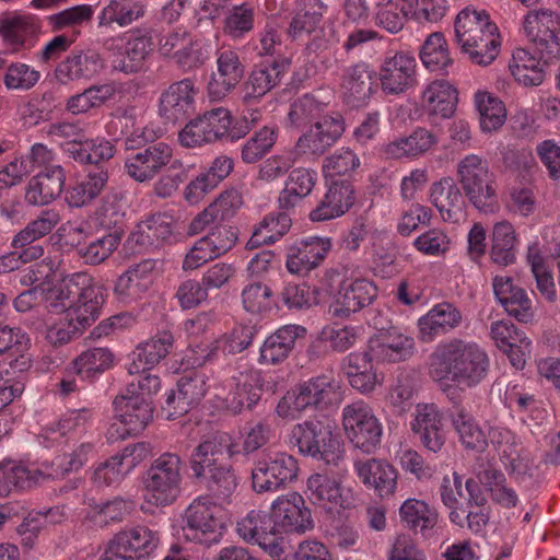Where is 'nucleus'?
Segmentation results:
<instances>
[{
	"label": "nucleus",
	"mask_w": 560,
	"mask_h": 560,
	"mask_svg": "<svg viewBox=\"0 0 560 560\" xmlns=\"http://www.w3.org/2000/svg\"><path fill=\"white\" fill-rule=\"evenodd\" d=\"M104 303L103 290L85 272L73 273L59 284L55 302L56 312L65 313L62 319L47 330L46 338L54 346H62L78 338L96 320Z\"/></svg>",
	"instance_id": "obj_1"
},
{
	"label": "nucleus",
	"mask_w": 560,
	"mask_h": 560,
	"mask_svg": "<svg viewBox=\"0 0 560 560\" xmlns=\"http://www.w3.org/2000/svg\"><path fill=\"white\" fill-rule=\"evenodd\" d=\"M523 28L539 58L517 48L510 70L518 83L537 86L545 79L542 66L560 59V16L549 9L532 10L524 16Z\"/></svg>",
	"instance_id": "obj_2"
},
{
	"label": "nucleus",
	"mask_w": 560,
	"mask_h": 560,
	"mask_svg": "<svg viewBox=\"0 0 560 560\" xmlns=\"http://www.w3.org/2000/svg\"><path fill=\"white\" fill-rule=\"evenodd\" d=\"M489 371L487 353L475 342L453 338L439 343L429 355V374L434 381L451 380L475 387Z\"/></svg>",
	"instance_id": "obj_3"
},
{
	"label": "nucleus",
	"mask_w": 560,
	"mask_h": 560,
	"mask_svg": "<svg viewBox=\"0 0 560 560\" xmlns=\"http://www.w3.org/2000/svg\"><path fill=\"white\" fill-rule=\"evenodd\" d=\"M66 153L75 162L92 166L84 179L71 187L66 195V200L70 207L81 208L94 200L106 186L108 171L103 162L114 156L115 147L105 139H77L67 144Z\"/></svg>",
	"instance_id": "obj_4"
},
{
	"label": "nucleus",
	"mask_w": 560,
	"mask_h": 560,
	"mask_svg": "<svg viewBox=\"0 0 560 560\" xmlns=\"http://www.w3.org/2000/svg\"><path fill=\"white\" fill-rule=\"evenodd\" d=\"M455 39L471 62L490 65L499 54V30L490 14L471 8L463 9L454 22Z\"/></svg>",
	"instance_id": "obj_5"
},
{
	"label": "nucleus",
	"mask_w": 560,
	"mask_h": 560,
	"mask_svg": "<svg viewBox=\"0 0 560 560\" xmlns=\"http://www.w3.org/2000/svg\"><path fill=\"white\" fill-rule=\"evenodd\" d=\"M457 182L469 202L483 213L498 208L495 176L487 159L469 154L457 164Z\"/></svg>",
	"instance_id": "obj_6"
},
{
	"label": "nucleus",
	"mask_w": 560,
	"mask_h": 560,
	"mask_svg": "<svg viewBox=\"0 0 560 560\" xmlns=\"http://www.w3.org/2000/svg\"><path fill=\"white\" fill-rule=\"evenodd\" d=\"M291 445L303 455L328 465H338L343 457L342 443L329 424L320 420H307L295 424L289 435Z\"/></svg>",
	"instance_id": "obj_7"
},
{
	"label": "nucleus",
	"mask_w": 560,
	"mask_h": 560,
	"mask_svg": "<svg viewBox=\"0 0 560 560\" xmlns=\"http://www.w3.org/2000/svg\"><path fill=\"white\" fill-rule=\"evenodd\" d=\"M182 467V457L172 452L161 454L151 463L143 478L149 503L166 506L179 497Z\"/></svg>",
	"instance_id": "obj_8"
},
{
	"label": "nucleus",
	"mask_w": 560,
	"mask_h": 560,
	"mask_svg": "<svg viewBox=\"0 0 560 560\" xmlns=\"http://www.w3.org/2000/svg\"><path fill=\"white\" fill-rule=\"evenodd\" d=\"M342 428L350 443L365 454L374 453L381 445L382 423L371 406L363 400L343 407Z\"/></svg>",
	"instance_id": "obj_9"
},
{
	"label": "nucleus",
	"mask_w": 560,
	"mask_h": 560,
	"mask_svg": "<svg viewBox=\"0 0 560 560\" xmlns=\"http://www.w3.org/2000/svg\"><path fill=\"white\" fill-rule=\"evenodd\" d=\"M222 509L209 495L195 499L186 509L184 533L187 539L210 546L219 542L224 529Z\"/></svg>",
	"instance_id": "obj_10"
},
{
	"label": "nucleus",
	"mask_w": 560,
	"mask_h": 560,
	"mask_svg": "<svg viewBox=\"0 0 560 560\" xmlns=\"http://www.w3.org/2000/svg\"><path fill=\"white\" fill-rule=\"evenodd\" d=\"M298 472V462L292 455L264 456L252 468V488L256 493L278 491L295 480Z\"/></svg>",
	"instance_id": "obj_11"
},
{
	"label": "nucleus",
	"mask_w": 560,
	"mask_h": 560,
	"mask_svg": "<svg viewBox=\"0 0 560 560\" xmlns=\"http://www.w3.org/2000/svg\"><path fill=\"white\" fill-rule=\"evenodd\" d=\"M115 418L119 425L114 423L109 429L110 438L125 439L128 435H137L153 419V402L142 396L132 395L125 390L124 394L116 396L113 401Z\"/></svg>",
	"instance_id": "obj_12"
},
{
	"label": "nucleus",
	"mask_w": 560,
	"mask_h": 560,
	"mask_svg": "<svg viewBox=\"0 0 560 560\" xmlns=\"http://www.w3.org/2000/svg\"><path fill=\"white\" fill-rule=\"evenodd\" d=\"M378 80L387 95H399L417 84V60L406 51H388L380 66Z\"/></svg>",
	"instance_id": "obj_13"
},
{
	"label": "nucleus",
	"mask_w": 560,
	"mask_h": 560,
	"mask_svg": "<svg viewBox=\"0 0 560 560\" xmlns=\"http://www.w3.org/2000/svg\"><path fill=\"white\" fill-rule=\"evenodd\" d=\"M231 124L230 112L223 107H217L186 124L180 130L178 139L180 144L186 148L212 143L228 133Z\"/></svg>",
	"instance_id": "obj_14"
},
{
	"label": "nucleus",
	"mask_w": 560,
	"mask_h": 560,
	"mask_svg": "<svg viewBox=\"0 0 560 560\" xmlns=\"http://www.w3.org/2000/svg\"><path fill=\"white\" fill-rule=\"evenodd\" d=\"M159 540V533L147 526L121 530L109 540L101 560L141 559L156 548Z\"/></svg>",
	"instance_id": "obj_15"
},
{
	"label": "nucleus",
	"mask_w": 560,
	"mask_h": 560,
	"mask_svg": "<svg viewBox=\"0 0 560 560\" xmlns=\"http://www.w3.org/2000/svg\"><path fill=\"white\" fill-rule=\"evenodd\" d=\"M175 170L178 161H173V149L163 141H151L139 152L131 153L125 161V172L138 183L153 179L168 164Z\"/></svg>",
	"instance_id": "obj_16"
},
{
	"label": "nucleus",
	"mask_w": 560,
	"mask_h": 560,
	"mask_svg": "<svg viewBox=\"0 0 560 560\" xmlns=\"http://www.w3.org/2000/svg\"><path fill=\"white\" fill-rule=\"evenodd\" d=\"M288 59L265 60L255 65L243 84L242 102L255 105L272 89L278 86L289 70Z\"/></svg>",
	"instance_id": "obj_17"
},
{
	"label": "nucleus",
	"mask_w": 560,
	"mask_h": 560,
	"mask_svg": "<svg viewBox=\"0 0 560 560\" xmlns=\"http://www.w3.org/2000/svg\"><path fill=\"white\" fill-rule=\"evenodd\" d=\"M345 132V120L339 113L323 116L296 141V151L314 156L323 155Z\"/></svg>",
	"instance_id": "obj_18"
},
{
	"label": "nucleus",
	"mask_w": 560,
	"mask_h": 560,
	"mask_svg": "<svg viewBox=\"0 0 560 560\" xmlns=\"http://www.w3.org/2000/svg\"><path fill=\"white\" fill-rule=\"evenodd\" d=\"M233 454V444L226 434L207 438L194 447L189 456L192 477L200 482L210 475V470L224 464V459L231 458Z\"/></svg>",
	"instance_id": "obj_19"
},
{
	"label": "nucleus",
	"mask_w": 560,
	"mask_h": 560,
	"mask_svg": "<svg viewBox=\"0 0 560 560\" xmlns=\"http://www.w3.org/2000/svg\"><path fill=\"white\" fill-rule=\"evenodd\" d=\"M376 72L365 61H358L347 67L340 79L343 101L351 107H360L370 101L376 91Z\"/></svg>",
	"instance_id": "obj_20"
},
{
	"label": "nucleus",
	"mask_w": 560,
	"mask_h": 560,
	"mask_svg": "<svg viewBox=\"0 0 560 560\" xmlns=\"http://www.w3.org/2000/svg\"><path fill=\"white\" fill-rule=\"evenodd\" d=\"M197 92L189 78L173 82L160 96V115L172 124L185 121L195 110Z\"/></svg>",
	"instance_id": "obj_21"
},
{
	"label": "nucleus",
	"mask_w": 560,
	"mask_h": 560,
	"mask_svg": "<svg viewBox=\"0 0 560 560\" xmlns=\"http://www.w3.org/2000/svg\"><path fill=\"white\" fill-rule=\"evenodd\" d=\"M271 515L278 533H305L314 526L310 509L305 506L303 497L296 492L273 501Z\"/></svg>",
	"instance_id": "obj_22"
},
{
	"label": "nucleus",
	"mask_w": 560,
	"mask_h": 560,
	"mask_svg": "<svg viewBox=\"0 0 560 560\" xmlns=\"http://www.w3.org/2000/svg\"><path fill=\"white\" fill-rule=\"evenodd\" d=\"M378 290L373 281L357 278L342 281L335 303L330 306L334 316L348 317L370 306L377 298Z\"/></svg>",
	"instance_id": "obj_23"
},
{
	"label": "nucleus",
	"mask_w": 560,
	"mask_h": 560,
	"mask_svg": "<svg viewBox=\"0 0 560 560\" xmlns=\"http://www.w3.org/2000/svg\"><path fill=\"white\" fill-rule=\"evenodd\" d=\"M410 425L425 450L432 453L442 451L446 433L442 415L434 404H418Z\"/></svg>",
	"instance_id": "obj_24"
},
{
	"label": "nucleus",
	"mask_w": 560,
	"mask_h": 560,
	"mask_svg": "<svg viewBox=\"0 0 560 560\" xmlns=\"http://www.w3.org/2000/svg\"><path fill=\"white\" fill-rule=\"evenodd\" d=\"M331 248L328 237L311 236L289 247L287 268L293 275H306L318 267Z\"/></svg>",
	"instance_id": "obj_25"
},
{
	"label": "nucleus",
	"mask_w": 560,
	"mask_h": 560,
	"mask_svg": "<svg viewBox=\"0 0 560 560\" xmlns=\"http://www.w3.org/2000/svg\"><path fill=\"white\" fill-rule=\"evenodd\" d=\"M415 339L401 332L398 328L380 329L370 339L369 350L382 362L397 363L410 359L415 353Z\"/></svg>",
	"instance_id": "obj_26"
},
{
	"label": "nucleus",
	"mask_w": 560,
	"mask_h": 560,
	"mask_svg": "<svg viewBox=\"0 0 560 560\" xmlns=\"http://www.w3.org/2000/svg\"><path fill=\"white\" fill-rule=\"evenodd\" d=\"M463 323L462 311L450 302L435 304L425 315L418 319L419 339L432 342L458 328Z\"/></svg>",
	"instance_id": "obj_27"
},
{
	"label": "nucleus",
	"mask_w": 560,
	"mask_h": 560,
	"mask_svg": "<svg viewBox=\"0 0 560 560\" xmlns=\"http://www.w3.org/2000/svg\"><path fill=\"white\" fill-rule=\"evenodd\" d=\"M104 68L98 52L92 49L71 51L55 69L58 82L67 84L95 78Z\"/></svg>",
	"instance_id": "obj_28"
},
{
	"label": "nucleus",
	"mask_w": 560,
	"mask_h": 560,
	"mask_svg": "<svg viewBox=\"0 0 560 560\" xmlns=\"http://www.w3.org/2000/svg\"><path fill=\"white\" fill-rule=\"evenodd\" d=\"M354 470L364 486L373 489L380 498L392 497L397 489L398 471L383 459L355 460Z\"/></svg>",
	"instance_id": "obj_29"
},
{
	"label": "nucleus",
	"mask_w": 560,
	"mask_h": 560,
	"mask_svg": "<svg viewBox=\"0 0 560 560\" xmlns=\"http://www.w3.org/2000/svg\"><path fill=\"white\" fill-rule=\"evenodd\" d=\"M354 203V188L348 180L332 182L317 206L310 212L313 222H323L343 215Z\"/></svg>",
	"instance_id": "obj_30"
},
{
	"label": "nucleus",
	"mask_w": 560,
	"mask_h": 560,
	"mask_svg": "<svg viewBox=\"0 0 560 560\" xmlns=\"http://www.w3.org/2000/svg\"><path fill=\"white\" fill-rule=\"evenodd\" d=\"M65 183L66 172L60 165L46 166L28 180L25 201L31 206L49 205L61 195Z\"/></svg>",
	"instance_id": "obj_31"
},
{
	"label": "nucleus",
	"mask_w": 560,
	"mask_h": 560,
	"mask_svg": "<svg viewBox=\"0 0 560 560\" xmlns=\"http://www.w3.org/2000/svg\"><path fill=\"white\" fill-rule=\"evenodd\" d=\"M257 329L252 325H237L230 332L224 334L214 342L206 345L203 348L197 346L195 351V362L202 365L217 358L218 351L222 350L224 354L235 355L246 350L254 341Z\"/></svg>",
	"instance_id": "obj_32"
},
{
	"label": "nucleus",
	"mask_w": 560,
	"mask_h": 560,
	"mask_svg": "<svg viewBox=\"0 0 560 560\" xmlns=\"http://www.w3.org/2000/svg\"><path fill=\"white\" fill-rule=\"evenodd\" d=\"M261 397V384L257 372L248 370L231 377L224 407L234 415L252 409Z\"/></svg>",
	"instance_id": "obj_33"
},
{
	"label": "nucleus",
	"mask_w": 560,
	"mask_h": 560,
	"mask_svg": "<svg viewBox=\"0 0 560 560\" xmlns=\"http://www.w3.org/2000/svg\"><path fill=\"white\" fill-rule=\"evenodd\" d=\"M245 67L236 51L225 49L218 52L217 72L208 83V93L213 100H221L240 83Z\"/></svg>",
	"instance_id": "obj_34"
},
{
	"label": "nucleus",
	"mask_w": 560,
	"mask_h": 560,
	"mask_svg": "<svg viewBox=\"0 0 560 560\" xmlns=\"http://www.w3.org/2000/svg\"><path fill=\"white\" fill-rule=\"evenodd\" d=\"M493 292L505 312L521 323H529L534 317L532 301L526 291L513 283L512 278L497 276L492 282Z\"/></svg>",
	"instance_id": "obj_35"
},
{
	"label": "nucleus",
	"mask_w": 560,
	"mask_h": 560,
	"mask_svg": "<svg viewBox=\"0 0 560 560\" xmlns=\"http://www.w3.org/2000/svg\"><path fill=\"white\" fill-rule=\"evenodd\" d=\"M306 332L304 326L295 324L278 328L260 347L259 362L272 365L283 362L294 349L296 341L305 338Z\"/></svg>",
	"instance_id": "obj_36"
},
{
	"label": "nucleus",
	"mask_w": 560,
	"mask_h": 560,
	"mask_svg": "<svg viewBox=\"0 0 560 560\" xmlns=\"http://www.w3.org/2000/svg\"><path fill=\"white\" fill-rule=\"evenodd\" d=\"M372 352H351L346 355L340 364L352 388L361 394L372 393L380 384L372 363Z\"/></svg>",
	"instance_id": "obj_37"
},
{
	"label": "nucleus",
	"mask_w": 560,
	"mask_h": 560,
	"mask_svg": "<svg viewBox=\"0 0 560 560\" xmlns=\"http://www.w3.org/2000/svg\"><path fill=\"white\" fill-rule=\"evenodd\" d=\"M44 481H47L44 466L30 469L14 460L0 463V497L9 495L13 490L32 489Z\"/></svg>",
	"instance_id": "obj_38"
},
{
	"label": "nucleus",
	"mask_w": 560,
	"mask_h": 560,
	"mask_svg": "<svg viewBox=\"0 0 560 560\" xmlns=\"http://www.w3.org/2000/svg\"><path fill=\"white\" fill-rule=\"evenodd\" d=\"M430 200L444 221L457 222L463 215L465 200L451 177H444L431 186Z\"/></svg>",
	"instance_id": "obj_39"
},
{
	"label": "nucleus",
	"mask_w": 560,
	"mask_h": 560,
	"mask_svg": "<svg viewBox=\"0 0 560 560\" xmlns=\"http://www.w3.org/2000/svg\"><path fill=\"white\" fill-rule=\"evenodd\" d=\"M174 338L170 331H162L137 347L133 360L128 365L129 373H140L153 369L164 359L173 347Z\"/></svg>",
	"instance_id": "obj_40"
},
{
	"label": "nucleus",
	"mask_w": 560,
	"mask_h": 560,
	"mask_svg": "<svg viewBox=\"0 0 560 560\" xmlns=\"http://www.w3.org/2000/svg\"><path fill=\"white\" fill-rule=\"evenodd\" d=\"M450 399L453 402V425L462 444L467 450L483 452L488 445L483 431L476 423L460 399L455 396H451Z\"/></svg>",
	"instance_id": "obj_41"
},
{
	"label": "nucleus",
	"mask_w": 560,
	"mask_h": 560,
	"mask_svg": "<svg viewBox=\"0 0 560 560\" xmlns=\"http://www.w3.org/2000/svg\"><path fill=\"white\" fill-rule=\"evenodd\" d=\"M399 518L404 527L425 537L436 526L439 514L425 501L409 498L399 508Z\"/></svg>",
	"instance_id": "obj_42"
},
{
	"label": "nucleus",
	"mask_w": 560,
	"mask_h": 560,
	"mask_svg": "<svg viewBox=\"0 0 560 560\" xmlns=\"http://www.w3.org/2000/svg\"><path fill=\"white\" fill-rule=\"evenodd\" d=\"M317 179L318 175L314 170L305 167L292 170L278 198L280 209L294 208L312 192Z\"/></svg>",
	"instance_id": "obj_43"
},
{
	"label": "nucleus",
	"mask_w": 560,
	"mask_h": 560,
	"mask_svg": "<svg viewBox=\"0 0 560 560\" xmlns=\"http://www.w3.org/2000/svg\"><path fill=\"white\" fill-rule=\"evenodd\" d=\"M325 9L320 0H298L296 11L288 28L289 36L294 40L311 36L319 27Z\"/></svg>",
	"instance_id": "obj_44"
},
{
	"label": "nucleus",
	"mask_w": 560,
	"mask_h": 560,
	"mask_svg": "<svg viewBox=\"0 0 560 560\" xmlns=\"http://www.w3.org/2000/svg\"><path fill=\"white\" fill-rule=\"evenodd\" d=\"M307 497L313 504L327 508H347L339 480L327 474H314L307 480Z\"/></svg>",
	"instance_id": "obj_45"
},
{
	"label": "nucleus",
	"mask_w": 560,
	"mask_h": 560,
	"mask_svg": "<svg viewBox=\"0 0 560 560\" xmlns=\"http://www.w3.org/2000/svg\"><path fill=\"white\" fill-rule=\"evenodd\" d=\"M425 112L431 116L450 118L457 103V91L446 81H434L422 93Z\"/></svg>",
	"instance_id": "obj_46"
},
{
	"label": "nucleus",
	"mask_w": 560,
	"mask_h": 560,
	"mask_svg": "<svg viewBox=\"0 0 560 560\" xmlns=\"http://www.w3.org/2000/svg\"><path fill=\"white\" fill-rule=\"evenodd\" d=\"M237 533L246 541L267 547V540L276 536L278 530L271 513L253 510L237 522Z\"/></svg>",
	"instance_id": "obj_47"
},
{
	"label": "nucleus",
	"mask_w": 560,
	"mask_h": 560,
	"mask_svg": "<svg viewBox=\"0 0 560 560\" xmlns=\"http://www.w3.org/2000/svg\"><path fill=\"white\" fill-rule=\"evenodd\" d=\"M436 142L438 139L434 133L419 127L410 136L388 143L384 152L390 159L416 156L430 150Z\"/></svg>",
	"instance_id": "obj_48"
},
{
	"label": "nucleus",
	"mask_w": 560,
	"mask_h": 560,
	"mask_svg": "<svg viewBox=\"0 0 560 560\" xmlns=\"http://www.w3.org/2000/svg\"><path fill=\"white\" fill-rule=\"evenodd\" d=\"M114 354L108 348H91L83 351L71 363V372L81 380H91L110 369Z\"/></svg>",
	"instance_id": "obj_49"
},
{
	"label": "nucleus",
	"mask_w": 560,
	"mask_h": 560,
	"mask_svg": "<svg viewBox=\"0 0 560 560\" xmlns=\"http://www.w3.org/2000/svg\"><path fill=\"white\" fill-rule=\"evenodd\" d=\"M120 241L121 234L117 231L106 233L89 243H82L81 238H78L75 252L84 264L97 266L104 262L117 249Z\"/></svg>",
	"instance_id": "obj_50"
},
{
	"label": "nucleus",
	"mask_w": 560,
	"mask_h": 560,
	"mask_svg": "<svg viewBox=\"0 0 560 560\" xmlns=\"http://www.w3.org/2000/svg\"><path fill=\"white\" fill-rule=\"evenodd\" d=\"M420 58L424 67L431 71L448 74L453 59L443 33L434 32L427 37L420 50Z\"/></svg>",
	"instance_id": "obj_51"
},
{
	"label": "nucleus",
	"mask_w": 560,
	"mask_h": 560,
	"mask_svg": "<svg viewBox=\"0 0 560 560\" xmlns=\"http://www.w3.org/2000/svg\"><path fill=\"white\" fill-rule=\"evenodd\" d=\"M152 37L148 34H142L139 31L135 32L126 43V51L122 58L115 66L116 70L124 73H137L144 65V60L152 50Z\"/></svg>",
	"instance_id": "obj_52"
},
{
	"label": "nucleus",
	"mask_w": 560,
	"mask_h": 560,
	"mask_svg": "<svg viewBox=\"0 0 560 560\" xmlns=\"http://www.w3.org/2000/svg\"><path fill=\"white\" fill-rule=\"evenodd\" d=\"M137 243L159 247L167 243L173 234V218L166 213H155L138 225Z\"/></svg>",
	"instance_id": "obj_53"
},
{
	"label": "nucleus",
	"mask_w": 560,
	"mask_h": 560,
	"mask_svg": "<svg viewBox=\"0 0 560 560\" xmlns=\"http://www.w3.org/2000/svg\"><path fill=\"white\" fill-rule=\"evenodd\" d=\"M418 387V380L415 373L401 371L389 385L386 399L397 412L404 413L413 405Z\"/></svg>",
	"instance_id": "obj_54"
},
{
	"label": "nucleus",
	"mask_w": 560,
	"mask_h": 560,
	"mask_svg": "<svg viewBox=\"0 0 560 560\" xmlns=\"http://www.w3.org/2000/svg\"><path fill=\"white\" fill-rule=\"evenodd\" d=\"M475 103L483 132L497 131L503 126L506 120V109L501 100L488 92H477Z\"/></svg>",
	"instance_id": "obj_55"
},
{
	"label": "nucleus",
	"mask_w": 560,
	"mask_h": 560,
	"mask_svg": "<svg viewBox=\"0 0 560 560\" xmlns=\"http://www.w3.org/2000/svg\"><path fill=\"white\" fill-rule=\"evenodd\" d=\"M328 102L320 98L317 93L304 94L292 104L288 118L295 127H305L312 121L319 120L326 112Z\"/></svg>",
	"instance_id": "obj_56"
},
{
	"label": "nucleus",
	"mask_w": 560,
	"mask_h": 560,
	"mask_svg": "<svg viewBox=\"0 0 560 560\" xmlns=\"http://www.w3.org/2000/svg\"><path fill=\"white\" fill-rule=\"evenodd\" d=\"M92 450L91 443H82L71 453L58 455L50 464H44L46 479L63 478L69 472L79 470L88 462Z\"/></svg>",
	"instance_id": "obj_57"
},
{
	"label": "nucleus",
	"mask_w": 560,
	"mask_h": 560,
	"mask_svg": "<svg viewBox=\"0 0 560 560\" xmlns=\"http://www.w3.org/2000/svg\"><path fill=\"white\" fill-rule=\"evenodd\" d=\"M38 30L39 25L31 15H7L0 21V35L10 45H24Z\"/></svg>",
	"instance_id": "obj_58"
},
{
	"label": "nucleus",
	"mask_w": 560,
	"mask_h": 560,
	"mask_svg": "<svg viewBox=\"0 0 560 560\" xmlns=\"http://www.w3.org/2000/svg\"><path fill=\"white\" fill-rule=\"evenodd\" d=\"M515 232L511 223L499 222L493 228L491 258L501 266H508L515 260Z\"/></svg>",
	"instance_id": "obj_59"
},
{
	"label": "nucleus",
	"mask_w": 560,
	"mask_h": 560,
	"mask_svg": "<svg viewBox=\"0 0 560 560\" xmlns=\"http://www.w3.org/2000/svg\"><path fill=\"white\" fill-rule=\"evenodd\" d=\"M135 509L132 500L114 498L101 504H95L90 514L91 522L100 527L122 522Z\"/></svg>",
	"instance_id": "obj_60"
},
{
	"label": "nucleus",
	"mask_w": 560,
	"mask_h": 560,
	"mask_svg": "<svg viewBox=\"0 0 560 560\" xmlns=\"http://www.w3.org/2000/svg\"><path fill=\"white\" fill-rule=\"evenodd\" d=\"M59 214L54 210H46L37 219L31 221L23 230H21L12 240L13 248L25 247L26 245L36 244L35 242L47 234L58 224Z\"/></svg>",
	"instance_id": "obj_61"
},
{
	"label": "nucleus",
	"mask_w": 560,
	"mask_h": 560,
	"mask_svg": "<svg viewBox=\"0 0 560 560\" xmlns=\"http://www.w3.org/2000/svg\"><path fill=\"white\" fill-rule=\"evenodd\" d=\"M200 482L205 485L210 494L219 500H228L236 490L238 480L233 466L225 462L221 466L210 470Z\"/></svg>",
	"instance_id": "obj_62"
},
{
	"label": "nucleus",
	"mask_w": 560,
	"mask_h": 560,
	"mask_svg": "<svg viewBox=\"0 0 560 560\" xmlns=\"http://www.w3.org/2000/svg\"><path fill=\"white\" fill-rule=\"evenodd\" d=\"M278 138L276 127L264 126L256 131L242 147L241 158L246 164L260 161L270 152Z\"/></svg>",
	"instance_id": "obj_63"
},
{
	"label": "nucleus",
	"mask_w": 560,
	"mask_h": 560,
	"mask_svg": "<svg viewBox=\"0 0 560 560\" xmlns=\"http://www.w3.org/2000/svg\"><path fill=\"white\" fill-rule=\"evenodd\" d=\"M255 11L253 5L242 3L233 5L223 22V32L230 37L237 39L254 28Z\"/></svg>",
	"instance_id": "obj_64"
}]
</instances>
